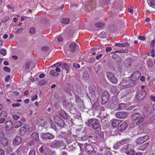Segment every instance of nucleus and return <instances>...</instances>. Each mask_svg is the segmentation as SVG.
<instances>
[{
    "label": "nucleus",
    "mask_w": 155,
    "mask_h": 155,
    "mask_svg": "<svg viewBox=\"0 0 155 155\" xmlns=\"http://www.w3.org/2000/svg\"><path fill=\"white\" fill-rule=\"evenodd\" d=\"M22 142V139L19 136L15 137L12 140V145L14 146H18Z\"/></svg>",
    "instance_id": "9"
},
{
    "label": "nucleus",
    "mask_w": 155,
    "mask_h": 155,
    "mask_svg": "<svg viewBox=\"0 0 155 155\" xmlns=\"http://www.w3.org/2000/svg\"><path fill=\"white\" fill-rule=\"evenodd\" d=\"M138 39L143 41H144L145 40V37L141 36H139L138 37Z\"/></svg>",
    "instance_id": "53"
},
{
    "label": "nucleus",
    "mask_w": 155,
    "mask_h": 155,
    "mask_svg": "<svg viewBox=\"0 0 155 155\" xmlns=\"http://www.w3.org/2000/svg\"><path fill=\"white\" fill-rule=\"evenodd\" d=\"M122 121L119 119H114L110 121L111 126L114 127H116L121 123Z\"/></svg>",
    "instance_id": "11"
},
{
    "label": "nucleus",
    "mask_w": 155,
    "mask_h": 155,
    "mask_svg": "<svg viewBox=\"0 0 155 155\" xmlns=\"http://www.w3.org/2000/svg\"><path fill=\"white\" fill-rule=\"evenodd\" d=\"M23 30V28H18L16 30V34H18L20 31H22Z\"/></svg>",
    "instance_id": "62"
},
{
    "label": "nucleus",
    "mask_w": 155,
    "mask_h": 155,
    "mask_svg": "<svg viewBox=\"0 0 155 155\" xmlns=\"http://www.w3.org/2000/svg\"><path fill=\"white\" fill-rule=\"evenodd\" d=\"M121 150L123 152L125 153H126L130 155H133L135 153L134 150L130 148L129 147L128 145L123 147L121 149Z\"/></svg>",
    "instance_id": "2"
},
{
    "label": "nucleus",
    "mask_w": 155,
    "mask_h": 155,
    "mask_svg": "<svg viewBox=\"0 0 155 155\" xmlns=\"http://www.w3.org/2000/svg\"><path fill=\"white\" fill-rule=\"evenodd\" d=\"M89 74L87 71H85L83 72V77L85 80H87L89 78Z\"/></svg>",
    "instance_id": "29"
},
{
    "label": "nucleus",
    "mask_w": 155,
    "mask_h": 155,
    "mask_svg": "<svg viewBox=\"0 0 155 155\" xmlns=\"http://www.w3.org/2000/svg\"><path fill=\"white\" fill-rule=\"evenodd\" d=\"M111 90L112 92L115 94H118L120 92L119 91L116 86H113L111 88Z\"/></svg>",
    "instance_id": "21"
},
{
    "label": "nucleus",
    "mask_w": 155,
    "mask_h": 155,
    "mask_svg": "<svg viewBox=\"0 0 155 155\" xmlns=\"http://www.w3.org/2000/svg\"><path fill=\"white\" fill-rule=\"evenodd\" d=\"M41 49L43 51H46L49 50V47L48 46H43L41 47Z\"/></svg>",
    "instance_id": "41"
},
{
    "label": "nucleus",
    "mask_w": 155,
    "mask_h": 155,
    "mask_svg": "<svg viewBox=\"0 0 155 155\" xmlns=\"http://www.w3.org/2000/svg\"><path fill=\"white\" fill-rule=\"evenodd\" d=\"M149 5L150 7L155 8V0H151L149 3Z\"/></svg>",
    "instance_id": "31"
},
{
    "label": "nucleus",
    "mask_w": 155,
    "mask_h": 155,
    "mask_svg": "<svg viewBox=\"0 0 155 155\" xmlns=\"http://www.w3.org/2000/svg\"><path fill=\"white\" fill-rule=\"evenodd\" d=\"M73 67L75 68L78 69L80 68V65L78 64L76 65L75 63H74L73 64Z\"/></svg>",
    "instance_id": "50"
},
{
    "label": "nucleus",
    "mask_w": 155,
    "mask_h": 155,
    "mask_svg": "<svg viewBox=\"0 0 155 155\" xmlns=\"http://www.w3.org/2000/svg\"><path fill=\"white\" fill-rule=\"evenodd\" d=\"M13 124L10 120L6 121L5 124V128L7 130H10L13 127Z\"/></svg>",
    "instance_id": "13"
},
{
    "label": "nucleus",
    "mask_w": 155,
    "mask_h": 155,
    "mask_svg": "<svg viewBox=\"0 0 155 155\" xmlns=\"http://www.w3.org/2000/svg\"><path fill=\"white\" fill-rule=\"evenodd\" d=\"M146 95L145 90H140L136 94V98L138 100H142L144 99Z\"/></svg>",
    "instance_id": "5"
},
{
    "label": "nucleus",
    "mask_w": 155,
    "mask_h": 155,
    "mask_svg": "<svg viewBox=\"0 0 155 155\" xmlns=\"http://www.w3.org/2000/svg\"><path fill=\"white\" fill-rule=\"evenodd\" d=\"M101 132L100 131H97L95 133V137L97 139H99L101 137V135L100 134Z\"/></svg>",
    "instance_id": "33"
},
{
    "label": "nucleus",
    "mask_w": 155,
    "mask_h": 155,
    "mask_svg": "<svg viewBox=\"0 0 155 155\" xmlns=\"http://www.w3.org/2000/svg\"><path fill=\"white\" fill-rule=\"evenodd\" d=\"M107 35L106 33L103 31L98 34V36L102 38H106V37Z\"/></svg>",
    "instance_id": "32"
},
{
    "label": "nucleus",
    "mask_w": 155,
    "mask_h": 155,
    "mask_svg": "<svg viewBox=\"0 0 155 155\" xmlns=\"http://www.w3.org/2000/svg\"><path fill=\"white\" fill-rule=\"evenodd\" d=\"M77 44L75 42L71 43L69 46V49L71 52H74L76 50Z\"/></svg>",
    "instance_id": "18"
},
{
    "label": "nucleus",
    "mask_w": 155,
    "mask_h": 155,
    "mask_svg": "<svg viewBox=\"0 0 155 155\" xmlns=\"http://www.w3.org/2000/svg\"><path fill=\"white\" fill-rule=\"evenodd\" d=\"M148 138V135H146L138 138L137 139V144H140L147 140Z\"/></svg>",
    "instance_id": "14"
},
{
    "label": "nucleus",
    "mask_w": 155,
    "mask_h": 155,
    "mask_svg": "<svg viewBox=\"0 0 155 155\" xmlns=\"http://www.w3.org/2000/svg\"><path fill=\"white\" fill-rule=\"evenodd\" d=\"M31 138L33 142L35 143L38 142L40 140L39 134L38 133H32L31 135Z\"/></svg>",
    "instance_id": "10"
},
{
    "label": "nucleus",
    "mask_w": 155,
    "mask_h": 155,
    "mask_svg": "<svg viewBox=\"0 0 155 155\" xmlns=\"http://www.w3.org/2000/svg\"><path fill=\"white\" fill-rule=\"evenodd\" d=\"M147 64L150 67H151L153 66L152 62L150 60H149L147 62Z\"/></svg>",
    "instance_id": "49"
},
{
    "label": "nucleus",
    "mask_w": 155,
    "mask_h": 155,
    "mask_svg": "<svg viewBox=\"0 0 155 155\" xmlns=\"http://www.w3.org/2000/svg\"><path fill=\"white\" fill-rule=\"evenodd\" d=\"M141 72L140 71H136L132 73L130 76V80L131 81H136L140 77Z\"/></svg>",
    "instance_id": "6"
},
{
    "label": "nucleus",
    "mask_w": 155,
    "mask_h": 155,
    "mask_svg": "<svg viewBox=\"0 0 155 155\" xmlns=\"http://www.w3.org/2000/svg\"><path fill=\"white\" fill-rule=\"evenodd\" d=\"M31 63V62L29 61L28 62L26 63V66H25V68L26 69H28L29 68V66L30 65Z\"/></svg>",
    "instance_id": "56"
},
{
    "label": "nucleus",
    "mask_w": 155,
    "mask_h": 155,
    "mask_svg": "<svg viewBox=\"0 0 155 155\" xmlns=\"http://www.w3.org/2000/svg\"><path fill=\"white\" fill-rule=\"evenodd\" d=\"M10 76L9 75H7L5 78V81L6 82H8L9 81V79L10 78Z\"/></svg>",
    "instance_id": "64"
},
{
    "label": "nucleus",
    "mask_w": 155,
    "mask_h": 155,
    "mask_svg": "<svg viewBox=\"0 0 155 155\" xmlns=\"http://www.w3.org/2000/svg\"><path fill=\"white\" fill-rule=\"evenodd\" d=\"M50 74V75L53 76H57L59 75V74L56 72L54 70L51 71Z\"/></svg>",
    "instance_id": "36"
},
{
    "label": "nucleus",
    "mask_w": 155,
    "mask_h": 155,
    "mask_svg": "<svg viewBox=\"0 0 155 155\" xmlns=\"http://www.w3.org/2000/svg\"><path fill=\"white\" fill-rule=\"evenodd\" d=\"M1 143L4 146H7L8 143V140L7 139L5 138H2L1 139Z\"/></svg>",
    "instance_id": "26"
},
{
    "label": "nucleus",
    "mask_w": 155,
    "mask_h": 155,
    "mask_svg": "<svg viewBox=\"0 0 155 155\" xmlns=\"http://www.w3.org/2000/svg\"><path fill=\"white\" fill-rule=\"evenodd\" d=\"M95 61V59L94 58H91L89 60V62L90 63L94 62Z\"/></svg>",
    "instance_id": "60"
},
{
    "label": "nucleus",
    "mask_w": 155,
    "mask_h": 155,
    "mask_svg": "<svg viewBox=\"0 0 155 155\" xmlns=\"http://www.w3.org/2000/svg\"><path fill=\"white\" fill-rule=\"evenodd\" d=\"M141 116L140 114L139 113H136L134 114L131 117V119L133 120H135Z\"/></svg>",
    "instance_id": "20"
},
{
    "label": "nucleus",
    "mask_w": 155,
    "mask_h": 155,
    "mask_svg": "<svg viewBox=\"0 0 155 155\" xmlns=\"http://www.w3.org/2000/svg\"><path fill=\"white\" fill-rule=\"evenodd\" d=\"M127 92L126 91L123 92L121 94V98H124L127 96Z\"/></svg>",
    "instance_id": "43"
},
{
    "label": "nucleus",
    "mask_w": 155,
    "mask_h": 155,
    "mask_svg": "<svg viewBox=\"0 0 155 155\" xmlns=\"http://www.w3.org/2000/svg\"><path fill=\"white\" fill-rule=\"evenodd\" d=\"M12 117L13 119L15 120H17L20 117L19 115L15 114H13Z\"/></svg>",
    "instance_id": "40"
},
{
    "label": "nucleus",
    "mask_w": 155,
    "mask_h": 155,
    "mask_svg": "<svg viewBox=\"0 0 155 155\" xmlns=\"http://www.w3.org/2000/svg\"><path fill=\"white\" fill-rule=\"evenodd\" d=\"M54 136L49 133H43L41 134V138L44 140H52L54 138Z\"/></svg>",
    "instance_id": "7"
},
{
    "label": "nucleus",
    "mask_w": 155,
    "mask_h": 155,
    "mask_svg": "<svg viewBox=\"0 0 155 155\" xmlns=\"http://www.w3.org/2000/svg\"><path fill=\"white\" fill-rule=\"evenodd\" d=\"M106 74L107 78L110 81L114 84L117 82V79L112 73L110 72H107Z\"/></svg>",
    "instance_id": "3"
},
{
    "label": "nucleus",
    "mask_w": 155,
    "mask_h": 155,
    "mask_svg": "<svg viewBox=\"0 0 155 155\" xmlns=\"http://www.w3.org/2000/svg\"><path fill=\"white\" fill-rule=\"evenodd\" d=\"M22 125V123L20 121H16L14 123V127L15 128H18Z\"/></svg>",
    "instance_id": "28"
},
{
    "label": "nucleus",
    "mask_w": 155,
    "mask_h": 155,
    "mask_svg": "<svg viewBox=\"0 0 155 155\" xmlns=\"http://www.w3.org/2000/svg\"><path fill=\"white\" fill-rule=\"evenodd\" d=\"M53 145L56 147L58 148L64 145V142L61 140H55L53 142Z\"/></svg>",
    "instance_id": "16"
},
{
    "label": "nucleus",
    "mask_w": 155,
    "mask_h": 155,
    "mask_svg": "<svg viewBox=\"0 0 155 155\" xmlns=\"http://www.w3.org/2000/svg\"><path fill=\"white\" fill-rule=\"evenodd\" d=\"M155 119V114H152L150 115V120L152 121Z\"/></svg>",
    "instance_id": "47"
},
{
    "label": "nucleus",
    "mask_w": 155,
    "mask_h": 155,
    "mask_svg": "<svg viewBox=\"0 0 155 155\" xmlns=\"http://www.w3.org/2000/svg\"><path fill=\"white\" fill-rule=\"evenodd\" d=\"M109 98V94L107 91H104L101 96V104H104L107 103Z\"/></svg>",
    "instance_id": "4"
},
{
    "label": "nucleus",
    "mask_w": 155,
    "mask_h": 155,
    "mask_svg": "<svg viewBox=\"0 0 155 155\" xmlns=\"http://www.w3.org/2000/svg\"><path fill=\"white\" fill-rule=\"evenodd\" d=\"M87 123L89 126H91L94 129L98 128L100 125L99 120L96 118L88 119Z\"/></svg>",
    "instance_id": "1"
},
{
    "label": "nucleus",
    "mask_w": 155,
    "mask_h": 155,
    "mask_svg": "<svg viewBox=\"0 0 155 155\" xmlns=\"http://www.w3.org/2000/svg\"><path fill=\"white\" fill-rule=\"evenodd\" d=\"M7 112L5 111H2L0 117H5V118H6L7 117Z\"/></svg>",
    "instance_id": "37"
},
{
    "label": "nucleus",
    "mask_w": 155,
    "mask_h": 155,
    "mask_svg": "<svg viewBox=\"0 0 155 155\" xmlns=\"http://www.w3.org/2000/svg\"><path fill=\"white\" fill-rule=\"evenodd\" d=\"M116 117L119 118H125L127 115V113L123 111L117 112L115 114Z\"/></svg>",
    "instance_id": "12"
},
{
    "label": "nucleus",
    "mask_w": 155,
    "mask_h": 155,
    "mask_svg": "<svg viewBox=\"0 0 155 155\" xmlns=\"http://www.w3.org/2000/svg\"><path fill=\"white\" fill-rule=\"evenodd\" d=\"M20 104L19 103H13L12 104V106L13 107H18L20 106Z\"/></svg>",
    "instance_id": "51"
},
{
    "label": "nucleus",
    "mask_w": 155,
    "mask_h": 155,
    "mask_svg": "<svg viewBox=\"0 0 155 155\" xmlns=\"http://www.w3.org/2000/svg\"><path fill=\"white\" fill-rule=\"evenodd\" d=\"M70 18H63L62 19V23L64 24H67L69 23Z\"/></svg>",
    "instance_id": "30"
},
{
    "label": "nucleus",
    "mask_w": 155,
    "mask_h": 155,
    "mask_svg": "<svg viewBox=\"0 0 155 155\" xmlns=\"http://www.w3.org/2000/svg\"><path fill=\"white\" fill-rule=\"evenodd\" d=\"M78 145L80 147V149L81 150H83L84 149V145L82 144H81L79 143H77Z\"/></svg>",
    "instance_id": "44"
},
{
    "label": "nucleus",
    "mask_w": 155,
    "mask_h": 155,
    "mask_svg": "<svg viewBox=\"0 0 155 155\" xmlns=\"http://www.w3.org/2000/svg\"><path fill=\"white\" fill-rule=\"evenodd\" d=\"M26 128L24 127H22L20 129L19 133L21 135L23 136L26 134Z\"/></svg>",
    "instance_id": "22"
},
{
    "label": "nucleus",
    "mask_w": 155,
    "mask_h": 155,
    "mask_svg": "<svg viewBox=\"0 0 155 155\" xmlns=\"http://www.w3.org/2000/svg\"><path fill=\"white\" fill-rule=\"evenodd\" d=\"M155 43V40H153L151 41V45H150V46H151V48H154Z\"/></svg>",
    "instance_id": "58"
},
{
    "label": "nucleus",
    "mask_w": 155,
    "mask_h": 155,
    "mask_svg": "<svg viewBox=\"0 0 155 155\" xmlns=\"http://www.w3.org/2000/svg\"><path fill=\"white\" fill-rule=\"evenodd\" d=\"M128 127L127 123L124 122L118 127V129L119 130L123 131L125 130Z\"/></svg>",
    "instance_id": "15"
},
{
    "label": "nucleus",
    "mask_w": 155,
    "mask_h": 155,
    "mask_svg": "<svg viewBox=\"0 0 155 155\" xmlns=\"http://www.w3.org/2000/svg\"><path fill=\"white\" fill-rule=\"evenodd\" d=\"M112 58L116 62H119L121 61L120 57L117 54H113L112 55Z\"/></svg>",
    "instance_id": "19"
},
{
    "label": "nucleus",
    "mask_w": 155,
    "mask_h": 155,
    "mask_svg": "<svg viewBox=\"0 0 155 155\" xmlns=\"http://www.w3.org/2000/svg\"><path fill=\"white\" fill-rule=\"evenodd\" d=\"M123 47H124L126 46H129L130 44L127 42H124L122 43Z\"/></svg>",
    "instance_id": "52"
},
{
    "label": "nucleus",
    "mask_w": 155,
    "mask_h": 155,
    "mask_svg": "<svg viewBox=\"0 0 155 155\" xmlns=\"http://www.w3.org/2000/svg\"><path fill=\"white\" fill-rule=\"evenodd\" d=\"M3 70L6 72L8 73L10 72L11 71L10 68L6 66L4 67L3 68Z\"/></svg>",
    "instance_id": "46"
},
{
    "label": "nucleus",
    "mask_w": 155,
    "mask_h": 155,
    "mask_svg": "<svg viewBox=\"0 0 155 155\" xmlns=\"http://www.w3.org/2000/svg\"><path fill=\"white\" fill-rule=\"evenodd\" d=\"M127 105L125 103H120L118 104V110H124L127 109Z\"/></svg>",
    "instance_id": "17"
},
{
    "label": "nucleus",
    "mask_w": 155,
    "mask_h": 155,
    "mask_svg": "<svg viewBox=\"0 0 155 155\" xmlns=\"http://www.w3.org/2000/svg\"><path fill=\"white\" fill-rule=\"evenodd\" d=\"M61 118L60 117L56 115H55L53 117V120L56 123H57L61 119Z\"/></svg>",
    "instance_id": "34"
},
{
    "label": "nucleus",
    "mask_w": 155,
    "mask_h": 155,
    "mask_svg": "<svg viewBox=\"0 0 155 155\" xmlns=\"http://www.w3.org/2000/svg\"><path fill=\"white\" fill-rule=\"evenodd\" d=\"M28 155H36L35 152L33 150H31L30 151Z\"/></svg>",
    "instance_id": "54"
},
{
    "label": "nucleus",
    "mask_w": 155,
    "mask_h": 155,
    "mask_svg": "<svg viewBox=\"0 0 155 155\" xmlns=\"http://www.w3.org/2000/svg\"><path fill=\"white\" fill-rule=\"evenodd\" d=\"M127 143L126 141L125 140H122L120 142V144L122 145H124L126 144Z\"/></svg>",
    "instance_id": "63"
},
{
    "label": "nucleus",
    "mask_w": 155,
    "mask_h": 155,
    "mask_svg": "<svg viewBox=\"0 0 155 155\" xmlns=\"http://www.w3.org/2000/svg\"><path fill=\"white\" fill-rule=\"evenodd\" d=\"M129 87V84L122 85L121 86V88L122 89H125L128 88Z\"/></svg>",
    "instance_id": "48"
},
{
    "label": "nucleus",
    "mask_w": 155,
    "mask_h": 155,
    "mask_svg": "<svg viewBox=\"0 0 155 155\" xmlns=\"http://www.w3.org/2000/svg\"><path fill=\"white\" fill-rule=\"evenodd\" d=\"M38 98V96L37 95H35L32 96L31 98V101H33L37 99Z\"/></svg>",
    "instance_id": "59"
},
{
    "label": "nucleus",
    "mask_w": 155,
    "mask_h": 155,
    "mask_svg": "<svg viewBox=\"0 0 155 155\" xmlns=\"http://www.w3.org/2000/svg\"><path fill=\"white\" fill-rule=\"evenodd\" d=\"M35 30L34 28L32 27L30 28L29 32L31 34H34L35 33Z\"/></svg>",
    "instance_id": "45"
},
{
    "label": "nucleus",
    "mask_w": 155,
    "mask_h": 155,
    "mask_svg": "<svg viewBox=\"0 0 155 155\" xmlns=\"http://www.w3.org/2000/svg\"><path fill=\"white\" fill-rule=\"evenodd\" d=\"M61 66V67L63 68H64L65 69H66V68L67 67V64L66 63H62Z\"/></svg>",
    "instance_id": "55"
},
{
    "label": "nucleus",
    "mask_w": 155,
    "mask_h": 155,
    "mask_svg": "<svg viewBox=\"0 0 155 155\" xmlns=\"http://www.w3.org/2000/svg\"><path fill=\"white\" fill-rule=\"evenodd\" d=\"M145 118V116L143 115L141 116L138 119L136 123V124L137 125L139 126L140 124L143 122V119Z\"/></svg>",
    "instance_id": "27"
},
{
    "label": "nucleus",
    "mask_w": 155,
    "mask_h": 155,
    "mask_svg": "<svg viewBox=\"0 0 155 155\" xmlns=\"http://www.w3.org/2000/svg\"><path fill=\"white\" fill-rule=\"evenodd\" d=\"M60 115L64 119H67L68 118V115L64 110H62L60 112Z\"/></svg>",
    "instance_id": "25"
},
{
    "label": "nucleus",
    "mask_w": 155,
    "mask_h": 155,
    "mask_svg": "<svg viewBox=\"0 0 155 155\" xmlns=\"http://www.w3.org/2000/svg\"><path fill=\"white\" fill-rule=\"evenodd\" d=\"M50 123L51 125V126L53 128L54 130H55L56 129H57L55 126L54 123V122L53 120H50Z\"/></svg>",
    "instance_id": "42"
},
{
    "label": "nucleus",
    "mask_w": 155,
    "mask_h": 155,
    "mask_svg": "<svg viewBox=\"0 0 155 155\" xmlns=\"http://www.w3.org/2000/svg\"><path fill=\"white\" fill-rule=\"evenodd\" d=\"M150 53L151 54V56L152 57H154L155 56V54L154 53V49H153L150 51Z\"/></svg>",
    "instance_id": "57"
},
{
    "label": "nucleus",
    "mask_w": 155,
    "mask_h": 155,
    "mask_svg": "<svg viewBox=\"0 0 155 155\" xmlns=\"http://www.w3.org/2000/svg\"><path fill=\"white\" fill-rule=\"evenodd\" d=\"M96 87L94 86H91L89 89V92L92 95H94L96 91Z\"/></svg>",
    "instance_id": "23"
},
{
    "label": "nucleus",
    "mask_w": 155,
    "mask_h": 155,
    "mask_svg": "<svg viewBox=\"0 0 155 155\" xmlns=\"http://www.w3.org/2000/svg\"><path fill=\"white\" fill-rule=\"evenodd\" d=\"M95 26L97 28H101L104 26V23L101 22H99L96 23Z\"/></svg>",
    "instance_id": "39"
},
{
    "label": "nucleus",
    "mask_w": 155,
    "mask_h": 155,
    "mask_svg": "<svg viewBox=\"0 0 155 155\" xmlns=\"http://www.w3.org/2000/svg\"><path fill=\"white\" fill-rule=\"evenodd\" d=\"M85 150L87 153L90 155H94L96 153L92 146L91 144H87L85 147Z\"/></svg>",
    "instance_id": "8"
},
{
    "label": "nucleus",
    "mask_w": 155,
    "mask_h": 155,
    "mask_svg": "<svg viewBox=\"0 0 155 155\" xmlns=\"http://www.w3.org/2000/svg\"><path fill=\"white\" fill-rule=\"evenodd\" d=\"M5 117H1L0 119V124H2L4 123L5 121Z\"/></svg>",
    "instance_id": "61"
},
{
    "label": "nucleus",
    "mask_w": 155,
    "mask_h": 155,
    "mask_svg": "<svg viewBox=\"0 0 155 155\" xmlns=\"http://www.w3.org/2000/svg\"><path fill=\"white\" fill-rule=\"evenodd\" d=\"M57 123V125L61 127H64L65 124L64 120L61 118Z\"/></svg>",
    "instance_id": "24"
},
{
    "label": "nucleus",
    "mask_w": 155,
    "mask_h": 155,
    "mask_svg": "<svg viewBox=\"0 0 155 155\" xmlns=\"http://www.w3.org/2000/svg\"><path fill=\"white\" fill-rule=\"evenodd\" d=\"M65 139L67 144H70L73 142V139L70 137H68Z\"/></svg>",
    "instance_id": "35"
},
{
    "label": "nucleus",
    "mask_w": 155,
    "mask_h": 155,
    "mask_svg": "<svg viewBox=\"0 0 155 155\" xmlns=\"http://www.w3.org/2000/svg\"><path fill=\"white\" fill-rule=\"evenodd\" d=\"M0 54H2L3 56L6 55L7 54V51L6 49H3L0 50Z\"/></svg>",
    "instance_id": "38"
}]
</instances>
